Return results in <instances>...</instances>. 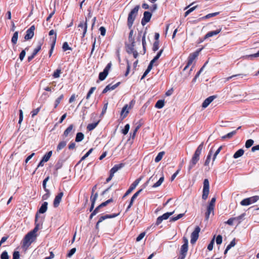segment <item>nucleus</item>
I'll return each mask as SVG.
<instances>
[{
	"label": "nucleus",
	"mask_w": 259,
	"mask_h": 259,
	"mask_svg": "<svg viewBox=\"0 0 259 259\" xmlns=\"http://www.w3.org/2000/svg\"><path fill=\"white\" fill-rule=\"evenodd\" d=\"M39 216L36 214L35 216V227L34 228L28 233L24 237L22 240V246L23 247H28L36 239V233L40 229L42 226V222L38 221Z\"/></svg>",
	"instance_id": "1"
},
{
	"label": "nucleus",
	"mask_w": 259,
	"mask_h": 259,
	"mask_svg": "<svg viewBox=\"0 0 259 259\" xmlns=\"http://www.w3.org/2000/svg\"><path fill=\"white\" fill-rule=\"evenodd\" d=\"M203 149V143L202 142L197 148L194 154L193 155L190 161L188 166V170L189 173L190 172L192 168L194 167L196 163L200 159V155L201 154L202 151Z\"/></svg>",
	"instance_id": "2"
},
{
	"label": "nucleus",
	"mask_w": 259,
	"mask_h": 259,
	"mask_svg": "<svg viewBox=\"0 0 259 259\" xmlns=\"http://www.w3.org/2000/svg\"><path fill=\"white\" fill-rule=\"evenodd\" d=\"M139 8V5L135 6L134 8L131 11V12L129 13L128 15L127 25L129 29H131L132 27L134 21L138 14Z\"/></svg>",
	"instance_id": "3"
},
{
	"label": "nucleus",
	"mask_w": 259,
	"mask_h": 259,
	"mask_svg": "<svg viewBox=\"0 0 259 259\" xmlns=\"http://www.w3.org/2000/svg\"><path fill=\"white\" fill-rule=\"evenodd\" d=\"M216 199L215 197L211 198L208 205L207 207V210L205 212V219L206 220H208L210 214L212 212L213 214L214 208L215 206V202Z\"/></svg>",
	"instance_id": "4"
},
{
	"label": "nucleus",
	"mask_w": 259,
	"mask_h": 259,
	"mask_svg": "<svg viewBox=\"0 0 259 259\" xmlns=\"http://www.w3.org/2000/svg\"><path fill=\"white\" fill-rule=\"evenodd\" d=\"M209 193V183L207 179H205L203 181V187L202 198L205 200L208 196Z\"/></svg>",
	"instance_id": "5"
},
{
	"label": "nucleus",
	"mask_w": 259,
	"mask_h": 259,
	"mask_svg": "<svg viewBox=\"0 0 259 259\" xmlns=\"http://www.w3.org/2000/svg\"><path fill=\"white\" fill-rule=\"evenodd\" d=\"M123 166V164L120 163L115 165L110 170V175L108 178L106 179V183H109L113 178L114 174L119 169Z\"/></svg>",
	"instance_id": "6"
},
{
	"label": "nucleus",
	"mask_w": 259,
	"mask_h": 259,
	"mask_svg": "<svg viewBox=\"0 0 259 259\" xmlns=\"http://www.w3.org/2000/svg\"><path fill=\"white\" fill-rule=\"evenodd\" d=\"M201 51V49L199 51H195V52L193 53H191L188 58V59H187V65H186V66L184 67L183 70L185 71L186 70L190 65H191L193 62L194 61V60L197 57V56H198L199 55V52Z\"/></svg>",
	"instance_id": "7"
},
{
	"label": "nucleus",
	"mask_w": 259,
	"mask_h": 259,
	"mask_svg": "<svg viewBox=\"0 0 259 259\" xmlns=\"http://www.w3.org/2000/svg\"><path fill=\"white\" fill-rule=\"evenodd\" d=\"M259 200L258 196H254L249 198H245L240 202V204L242 206H246L250 205L252 203H254Z\"/></svg>",
	"instance_id": "8"
},
{
	"label": "nucleus",
	"mask_w": 259,
	"mask_h": 259,
	"mask_svg": "<svg viewBox=\"0 0 259 259\" xmlns=\"http://www.w3.org/2000/svg\"><path fill=\"white\" fill-rule=\"evenodd\" d=\"M88 18L87 17H85V20H82V21H80L79 24L78 25V30L79 31H82V37H84L86 34L87 31V28H88Z\"/></svg>",
	"instance_id": "9"
},
{
	"label": "nucleus",
	"mask_w": 259,
	"mask_h": 259,
	"mask_svg": "<svg viewBox=\"0 0 259 259\" xmlns=\"http://www.w3.org/2000/svg\"><path fill=\"white\" fill-rule=\"evenodd\" d=\"M133 106H134L133 101H132L130 102L129 105L125 104L123 107V108L121 110V113H120V115H121V116L122 117V119H124L127 116V114L129 113V109L132 108Z\"/></svg>",
	"instance_id": "10"
},
{
	"label": "nucleus",
	"mask_w": 259,
	"mask_h": 259,
	"mask_svg": "<svg viewBox=\"0 0 259 259\" xmlns=\"http://www.w3.org/2000/svg\"><path fill=\"white\" fill-rule=\"evenodd\" d=\"M111 63L110 62L105 67V68L104 69V70L103 72H101L99 73V79L101 81H103L106 78V77L107 76L108 74V73H109V71L111 67Z\"/></svg>",
	"instance_id": "11"
},
{
	"label": "nucleus",
	"mask_w": 259,
	"mask_h": 259,
	"mask_svg": "<svg viewBox=\"0 0 259 259\" xmlns=\"http://www.w3.org/2000/svg\"><path fill=\"white\" fill-rule=\"evenodd\" d=\"M142 180L141 178H139L136 179L131 185L128 189L126 191L124 195L123 196V198L126 197L127 195H128L139 184L141 180Z\"/></svg>",
	"instance_id": "12"
},
{
	"label": "nucleus",
	"mask_w": 259,
	"mask_h": 259,
	"mask_svg": "<svg viewBox=\"0 0 259 259\" xmlns=\"http://www.w3.org/2000/svg\"><path fill=\"white\" fill-rule=\"evenodd\" d=\"M200 232V228L199 226H196L193 231V232L191 233V243L192 244L195 243L199 237V233Z\"/></svg>",
	"instance_id": "13"
},
{
	"label": "nucleus",
	"mask_w": 259,
	"mask_h": 259,
	"mask_svg": "<svg viewBox=\"0 0 259 259\" xmlns=\"http://www.w3.org/2000/svg\"><path fill=\"white\" fill-rule=\"evenodd\" d=\"M135 44H130L126 45V52L128 54H133L134 57L137 58L138 56V53L135 50Z\"/></svg>",
	"instance_id": "14"
},
{
	"label": "nucleus",
	"mask_w": 259,
	"mask_h": 259,
	"mask_svg": "<svg viewBox=\"0 0 259 259\" xmlns=\"http://www.w3.org/2000/svg\"><path fill=\"white\" fill-rule=\"evenodd\" d=\"M174 211H173L172 212H166V213H164L163 214H162V215L158 217L157 218L155 225L156 226H158L162 223V222L163 220L168 219L170 215H171L172 214H174Z\"/></svg>",
	"instance_id": "15"
},
{
	"label": "nucleus",
	"mask_w": 259,
	"mask_h": 259,
	"mask_svg": "<svg viewBox=\"0 0 259 259\" xmlns=\"http://www.w3.org/2000/svg\"><path fill=\"white\" fill-rule=\"evenodd\" d=\"M118 214H119V213L113 214H106L105 215L101 216L99 218L98 221L97 222V223L96 225V229L97 230L99 229V224L101 223V222H102L104 220H105L107 219H111V218H115V217H117Z\"/></svg>",
	"instance_id": "16"
},
{
	"label": "nucleus",
	"mask_w": 259,
	"mask_h": 259,
	"mask_svg": "<svg viewBox=\"0 0 259 259\" xmlns=\"http://www.w3.org/2000/svg\"><path fill=\"white\" fill-rule=\"evenodd\" d=\"M152 17L151 13L148 11H145L144 13V16L141 20V24L143 26L146 25V23L149 22Z\"/></svg>",
	"instance_id": "17"
},
{
	"label": "nucleus",
	"mask_w": 259,
	"mask_h": 259,
	"mask_svg": "<svg viewBox=\"0 0 259 259\" xmlns=\"http://www.w3.org/2000/svg\"><path fill=\"white\" fill-rule=\"evenodd\" d=\"M35 30L34 25H32L26 32V34L24 36L25 40H29L31 39L34 36V31Z\"/></svg>",
	"instance_id": "18"
},
{
	"label": "nucleus",
	"mask_w": 259,
	"mask_h": 259,
	"mask_svg": "<svg viewBox=\"0 0 259 259\" xmlns=\"http://www.w3.org/2000/svg\"><path fill=\"white\" fill-rule=\"evenodd\" d=\"M142 190H143L142 189H140L133 195V196L132 197L131 200L130 201L129 204L126 209V211H128L129 209L131 208V207L133 205L135 200L139 196V195L142 191Z\"/></svg>",
	"instance_id": "19"
},
{
	"label": "nucleus",
	"mask_w": 259,
	"mask_h": 259,
	"mask_svg": "<svg viewBox=\"0 0 259 259\" xmlns=\"http://www.w3.org/2000/svg\"><path fill=\"white\" fill-rule=\"evenodd\" d=\"M64 195V193L63 192H60L58 193L54 199V202H53V205L55 207H57L61 201L62 198Z\"/></svg>",
	"instance_id": "20"
},
{
	"label": "nucleus",
	"mask_w": 259,
	"mask_h": 259,
	"mask_svg": "<svg viewBox=\"0 0 259 259\" xmlns=\"http://www.w3.org/2000/svg\"><path fill=\"white\" fill-rule=\"evenodd\" d=\"M120 84V82H118L117 83H116V84H115L114 85H112L111 84H109L103 90L102 94H105L109 91L113 90L115 89L118 85H119Z\"/></svg>",
	"instance_id": "21"
},
{
	"label": "nucleus",
	"mask_w": 259,
	"mask_h": 259,
	"mask_svg": "<svg viewBox=\"0 0 259 259\" xmlns=\"http://www.w3.org/2000/svg\"><path fill=\"white\" fill-rule=\"evenodd\" d=\"M215 98V96H211L206 98L203 102L202 104V107L204 108H206Z\"/></svg>",
	"instance_id": "22"
},
{
	"label": "nucleus",
	"mask_w": 259,
	"mask_h": 259,
	"mask_svg": "<svg viewBox=\"0 0 259 259\" xmlns=\"http://www.w3.org/2000/svg\"><path fill=\"white\" fill-rule=\"evenodd\" d=\"M221 28L217 29L214 31H211L208 32L204 36V39H206L209 37H212L214 35L218 34L221 31Z\"/></svg>",
	"instance_id": "23"
},
{
	"label": "nucleus",
	"mask_w": 259,
	"mask_h": 259,
	"mask_svg": "<svg viewBox=\"0 0 259 259\" xmlns=\"http://www.w3.org/2000/svg\"><path fill=\"white\" fill-rule=\"evenodd\" d=\"M154 63H155V62L153 60H151L150 61L149 65L148 66L147 69L145 70L143 76H142L141 79H143V78H144L146 76V75L149 73V72L151 70Z\"/></svg>",
	"instance_id": "24"
},
{
	"label": "nucleus",
	"mask_w": 259,
	"mask_h": 259,
	"mask_svg": "<svg viewBox=\"0 0 259 259\" xmlns=\"http://www.w3.org/2000/svg\"><path fill=\"white\" fill-rule=\"evenodd\" d=\"M48 203L47 202H44L42 204L41 206L38 209V210L37 212L36 213V214H38V213H44L45 212H46V211L47 210V209H48Z\"/></svg>",
	"instance_id": "25"
},
{
	"label": "nucleus",
	"mask_w": 259,
	"mask_h": 259,
	"mask_svg": "<svg viewBox=\"0 0 259 259\" xmlns=\"http://www.w3.org/2000/svg\"><path fill=\"white\" fill-rule=\"evenodd\" d=\"M188 249V245L186 244H183L181 247L180 254L181 255H184V257H186Z\"/></svg>",
	"instance_id": "26"
},
{
	"label": "nucleus",
	"mask_w": 259,
	"mask_h": 259,
	"mask_svg": "<svg viewBox=\"0 0 259 259\" xmlns=\"http://www.w3.org/2000/svg\"><path fill=\"white\" fill-rule=\"evenodd\" d=\"M244 153V151L242 149H240L237 150L233 155L234 158H238L241 156H242Z\"/></svg>",
	"instance_id": "27"
},
{
	"label": "nucleus",
	"mask_w": 259,
	"mask_h": 259,
	"mask_svg": "<svg viewBox=\"0 0 259 259\" xmlns=\"http://www.w3.org/2000/svg\"><path fill=\"white\" fill-rule=\"evenodd\" d=\"M236 244L235 238L233 239L230 243L227 246L224 254H226L228 252V250H230L232 247H234Z\"/></svg>",
	"instance_id": "28"
},
{
	"label": "nucleus",
	"mask_w": 259,
	"mask_h": 259,
	"mask_svg": "<svg viewBox=\"0 0 259 259\" xmlns=\"http://www.w3.org/2000/svg\"><path fill=\"white\" fill-rule=\"evenodd\" d=\"M66 142L64 141L60 142L57 147V151L59 152L63 149L66 146Z\"/></svg>",
	"instance_id": "29"
},
{
	"label": "nucleus",
	"mask_w": 259,
	"mask_h": 259,
	"mask_svg": "<svg viewBox=\"0 0 259 259\" xmlns=\"http://www.w3.org/2000/svg\"><path fill=\"white\" fill-rule=\"evenodd\" d=\"M84 136L82 133H77L75 137V142H81L84 139Z\"/></svg>",
	"instance_id": "30"
},
{
	"label": "nucleus",
	"mask_w": 259,
	"mask_h": 259,
	"mask_svg": "<svg viewBox=\"0 0 259 259\" xmlns=\"http://www.w3.org/2000/svg\"><path fill=\"white\" fill-rule=\"evenodd\" d=\"M52 155V151L47 152L42 158V161L47 162L50 159Z\"/></svg>",
	"instance_id": "31"
},
{
	"label": "nucleus",
	"mask_w": 259,
	"mask_h": 259,
	"mask_svg": "<svg viewBox=\"0 0 259 259\" xmlns=\"http://www.w3.org/2000/svg\"><path fill=\"white\" fill-rule=\"evenodd\" d=\"M236 134V130L233 131L222 137V139H231Z\"/></svg>",
	"instance_id": "32"
},
{
	"label": "nucleus",
	"mask_w": 259,
	"mask_h": 259,
	"mask_svg": "<svg viewBox=\"0 0 259 259\" xmlns=\"http://www.w3.org/2000/svg\"><path fill=\"white\" fill-rule=\"evenodd\" d=\"M73 125L70 124L64 132L63 135L66 137L68 136L70 133H71L73 130Z\"/></svg>",
	"instance_id": "33"
},
{
	"label": "nucleus",
	"mask_w": 259,
	"mask_h": 259,
	"mask_svg": "<svg viewBox=\"0 0 259 259\" xmlns=\"http://www.w3.org/2000/svg\"><path fill=\"white\" fill-rule=\"evenodd\" d=\"M133 34H134V30L133 29H131V31L129 33L128 39V41L131 44H135V38L133 36Z\"/></svg>",
	"instance_id": "34"
},
{
	"label": "nucleus",
	"mask_w": 259,
	"mask_h": 259,
	"mask_svg": "<svg viewBox=\"0 0 259 259\" xmlns=\"http://www.w3.org/2000/svg\"><path fill=\"white\" fill-rule=\"evenodd\" d=\"M164 106V101L159 100L156 103L155 107L158 109H161Z\"/></svg>",
	"instance_id": "35"
},
{
	"label": "nucleus",
	"mask_w": 259,
	"mask_h": 259,
	"mask_svg": "<svg viewBox=\"0 0 259 259\" xmlns=\"http://www.w3.org/2000/svg\"><path fill=\"white\" fill-rule=\"evenodd\" d=\"M164 154H165V152H164V151L159 152L155 158V162H159L162 159V158Z\"/></svg>",
	"instance_id": "36"
},
{
	"label": "nucleus",
	"mask_w": 259,
	"mask_h": 259,
	"mask_svg": "<svg viewBox=\"0 0 259 259\" xmlns=\"http://www.w3.org/2000/svg\"><path fill=\"white\" fill-rule=\"evenodd\" d=\"M18 31H16L14 34H13V35L12 37V39H11V41H12V43L13 44V45H16L17 42V40H18Z\"/></svg>",
	"instance_id": "37"
},
{
	"label": "nucleus",
	"mask_w": 259,
	"mask_h": 259,
	"mask_svg": "<svg viewBox=\"0 0 259 259\" xmlns=\"http://www.w3.org/2000/svg\"><path fill=\"white\" fill-rule=\"evenodd\" d=\"M61 73V69L60 68H59L54 72L53 74V77L55 78H59Z\"/></svg>",
	"instance_id": "38"
},
{
	"label": "nucleus",
	"mask_w": 259,
	"mask_h": 259,
	"mask_svg": "<svg viewBox=\"0 0 259 259\" xmlns=\"http://www.w3.org/2000/svg\"><path fill=\"white\" fill-rule=\"evenodd\" d=\"M98 122H97L89 124L87 127V130L89 131H91L93 130L97 126V125L98 124Z\"/></svg>",
	"instance_id": "39"
},
{
	"label": "nucleus",
	"mask_w": 259,
	"mask_h": 259,
	"mask_svg": "<svg viewBox=\"0 0 259 259\" xmlns=\"http://www.w3.org/2000/svg\"><path fill=\"white\" fill-rule=\"evenodd\" d=\"M212 151L211 149L210 150V151H209V153H208V154L207 156V158H206V159L204 162V165H208L209 162H210V158H211V155H212Z\"/></svg>",
	"instance_id": "40"
},
{
	"label": "nucleus",
	"mask_w": 259,
	"mask_h": 259,
	"mask_svg": "<svg viewBox=\"0 0 259 259\" xmlns=\"http://www.w3.org/2000/svg\"><path fill=\"white\" fill-rule=\"evenodd\" d=\"M146 32L145 31L144 33V34H143V35L142 36V46H143V50H144V53H145L146 50Z\"/></svg>",
	"instance_id": "41"
},
{
	"label": "nucleus",
	"mask_w": 259,
	"mask_h": 259,
	"mask_svg": "<svg viewBox=\"0 0 259 259\" xmlns=\"http://www.w3.org/2000/svg\"><path fill=\"white\" fill-rule=\"evenodd\" d=\"M55 44H56V37L55 38V39L53 38V42H51V49L49 51V57H51L52 55L53 52L54 51V48L55 46Z\"/></svg>",
	"instance_id": "42"
},
{
	"label": "nucleus",
	"mask_w": 259,
	"mask_h": 259,
	"mask_svg": "<svg viewBox=\"0 0 259 259\" xmlns=\"http://www.w3.org/2000/svg\"><path fill=\"white\" fill-rule=\"evenodd\" d=\"M163 181H164V177H162L159 179V180L156 183H155L152 186V187L156 188V187L160 186L161 185V184L163 183Z\"/></svg>",
	"instance_id": "43"
},
{
	"label": "nucleus",
	"mask_w": 259,
	"mask_h": 259,
	"mask_svg": "<svg viewBox=\"0 0 259 259\" xmlns=\"http://www.w3.org/2000/svg\"><path fill=\"white\" fill-rule=\"evenodd\" d=\"M42 45V43L41 42H39L38 45L37 46V47L33 50V52L32 53L33 55L36 56V54L38 53V52L39 51H40V50H41V48Z\"/></svg>",
	"instance_id": "44"
},
{
	"label": "nucleus",
	"mask_w": 259,
	"mask_h": 259,
	"mask_svg": "<svg viewBox=\"0 0 259 259\" xmlns=\"http://www.w3.org/2000/svg\"><path fill=\"white\" fill-rule=\"evenodd\" d=\"M64 98V96L63 95H61V96H60L56 100H55V105H54V108H56L59 105V104L60 103L61 100L63 99Z\"/></svg>",
	"instance_id": "45"
},
{
	"label": "nucleus",
	"mask_w": 259,
	"mask_h": 259,
	"mask_svg": "<svg viewBox=\"0 0 259 259\" xmlns=\"http://www.w3.org/2000/svg\"><path fill=\"white\" fill-rule=\"evenodd\" d=\"M98 196V194L97 193H96L94 195H92V194L91 195V197H90L91 204H93V205H95V202L97 199Z\"/></svg>",
	"instance_id": "46"
},
{
	"label": "nucleus",
	"mask_w": 259,
	"mask_h": 259,
	"mask_svg": "<svg viewBox=\"0 0 259 259\" xmlns=\"http://www.w3.org/2000/svg\"><path fill=\"white\" fill-rule=\"evenodd\" d=\"M98 196V194L97 193H96L94 195H92V194L91 195V197H90L91 204H93V205H95V202L97 199Z\"/></svg>",
	"instance_id": "47"
},
{
	"label": "nucleus",
	"mask_w": 259,
	"mask_h": 259,
	"mask_svg": "<svg viewBox=\"0 0 259 259\" xmlns=\"http://www.w3.org/2000/svg\"><path fill=\"white\" fill-rule=\"evenodd\" d=\"M40 107H38L35 109H33L31 111V117L33 118L35 116H36L38 113L39 112L40 110Z\"/></svg>",
	"instance_id": "48"
},
{
	"label": "nucleus",
	"mask_w": 259,
	"mask_h": 259,
	"mask_svg": "<svg viewBox=\"0 0 259 259\" xmlns=\"http://www.w3.org/2000/svg\"><path fill=\"white\" fill-rule=\"evenodd\" d=\"M62 49L64 52L67 50H72V48L69 46L67 42H64L63 44Z\"/></svg>",
	"instance_id": "49"
},
{
	"label": "nucleus",
	"mask_w": 259,
	"mask_h": 259,
	"mask_svg": "<svg viewBox=\"0 0 259 259\" xmlns=\"http://www.w3.org/2000/svg\"><path fill=\"white\" fill-rule=\"evenodd\" d=\"M10 256L6 250L4 251L1 255V259H9Z\"/></svg>",
	"instance_id": "50"
},
{
	"label": "nucleus",
	"mask_w": 259,
	"mask_h": 259,
	"mask_svg": "<svg viewBox=\"0 0 259 259\" xmlns=\"http://www.w3.org/2000/svg\"><path fill=\"white\" fill-rule=\"evenodd\" d=\"M159 41H155L153 45L152 50L154 52L157 51L159 49Z\"/></svg>",
	"instance_id": "51"
},
{
	"label": "nucleus",
	"mask_w": 259,
	"mask_h": 259,
	"mask_svg": "<svg viewBox=\"0 0 259 259\" xmlns=\"http://www.w3.org/2000/svg\"><path fill=\"white\" fill-rule=\"evenodd\" d=\"M28 50V47H26L25 50H22L21 51V52L20 53V54L19 55V59L21 61L23 60L25 56V54H26L25 50Z\"/></svg>",
	"instance_id": "52"
},
{
	"label": "nucleus",
	"mask_w": 259,
	"mask_h": 259,
	"mask_svg": "<svg viewBox=\"0 0 259 259\" xmlns=\"http://www.w3.org/2000/svg\"><path fill=\"white\" fill-rule=\"evenodd\" d=\"M184 213H180L176 217H172L170 218V221H171V222L176 221L178 220L179 219L182 218L184 216Z\"/></svg>",
	"instance_id": "53"
},
{
	"label": "nucleus",
	"mask_w": 259,
	"mask_h": 259,
	"mask_svg": "<svg viewBox=\"0 0 259 259\" xmlns=\"http://www.w3.org/2000/svg\"><path fill=\"white\" fill-rule=\"evenodd\" d=\"M49 35H54V36L52 37L51 38V39L52 40V42H53V38L55 39V38L56 37V40H57V33L56 32L54 31V30L53 29H52L49 32Z\"/></svg>",
	"instance_id": "54"
},
{
	"label": "nucleus",
	"mask_w": 259,
	"mask_h": 259,
	"mask_svg": "<svg viewBox=\"0 0 259 259\" xmlns=\"http://www.w3.org/2000/svg\"><path fill=\"white\" fill-rule=\"evenodd\" d=\"M254 141L251 139L247 140L245 143V147L246 148H249L252 146Z\"/></svg>",
	"instance_id": "55"
},
{
	"label": "nucleus",
	"mask_w": 259,
	"mask_h": 259,
	"mask_svg": "<svg viewBox=\"0 0 259 259\" xmlns=\"http://www.w3.org/2000/svg\"><path fill=\"white\" fill-rule=\"evenodd\" d=\"M130 124H126L124 126V128L122 130V133L124 135H126L128 133V131L130 130Z\"/></svg>",
	"instance_id": "56"
},
{
	"label": "nucleus",
	"mask_w": 259,
	"mask_h": 259,
	"mask_svg": "<svg viewBox=\"0 0 259 259\" xmlns=\"http://www.w3.org/2000/svg\"><path fill=\"white\" fill-rule=\"evenodd\" d=\"M163 51V49H161L152 60L155 62L160 58Z\"/></svg>",
	"instance_id": "57"
},
{
	"label": "nucleus",
	"mask_w": 259,
	"mask_h": 259,
	"mask_svg": "<svg viewBox=\"0 0 259 259\" xmlns=\"http://www.w3.org/2000/svg\"><path fill=\"white\" fill-rule=\"evenodd\" d=\"M113 201V200L112 198L109 199L108 200L105 201V202H102L100 204V206L102 207H105L106 205H107L110 203H111Z\"/></svg>",
	"instance_id": "58"
},
{
	"label": "nucleus",
	"mask_w": 259,
	"mask_h": 259,
	"mask_svg": "<svg viewBox=\"0 0 259 259\" xmlns=\"http://www.w3.org/2000/svg\"><path fill=\"white\" fill-rule=\"evenodd\" d=\"M245 76V75L243 74H238L235 75H233L232 76H229L225 78V81H228L231 78H233V77H237V76H241V77H243V76Z\"/></svg>",
	"instance_id": "59"
},
{
	"label": "nucleus",
	"mask_w": 259,
	"mask_h": 259,
	"mask_svg": "<svg viewBox=\"0 0 259 259\" xmlns=\"http://www.w3.org/2000/svg\"><path fill=\"white\" fill-rule=\"evenodd\" d=\"M96 87H92L89 91L88 92L87 96H86V99L88 100L90 98L91 95L93 94V93L96 90Z\"/></svg>",
	"instance_id": "60"
},
{
	"label": "nucleus",
	"mask_w": 259,
	"mask_h": 259,
	"mask_svg": "<svg viewBox=\"0 0 259 259\" xmlns=\"http://www.w3.org/2000/svg\"><path fill=\"white\" fill-rule=\"evenodd\" d=\"M94 149L93 148H91L87 153L86 154L83 156L81 158V159H80V161H82V160H84L87 157H88L89 155L92 152V151H93Z\"/></svg>",
	"instance_id": "61"
},
{
	"label": "nucleus",
	"mask_w": 259,
	"mask_h": 259,
	"mask_svg": "<svg viewBox=\"0 0 259 259\" xmlns=\"http://www.w3.org/2000/svg\"><path fill=\"white\" fill-rule=\"evenodd\" d=\"M218 14H219V12L210 13V14H208L206 15V16H204L202 18L203 19H208V18H210L211 17L215 16H217Z\"/></svg>",
	"instance_id": "62"
},
{
	"label": "nucleus",
	"mask_w": 259,
	"mask_h": 259,
	"mask_svg": "<svg viewBox=\"0 0 259 259\" xmlns=\"http://www.w3.org/2000/svg\"><path fill=\"white\" fill-rule=\"evenodd\" d=\"M46 192V193L43 195L42 197V200H47L50 195V191L49 189H47V191H45Z\"/></svg>",
	"instance_id": "63"
},
{
	"label": "nucleus",
	"mask_w": 259,
	"mask_h": 259,
	"mask_svg": "<svg viewBox=\"0 0 259 259\" xmlns=\"http://www.w3.org/2000/svg\"><path fill=\"white\" fill-rule=\"evenodd\" d=\"M20 253L18 251H14L13 253V259H19Z\"/></svg>",
	"instance_id": "64"
}]
</instances>
